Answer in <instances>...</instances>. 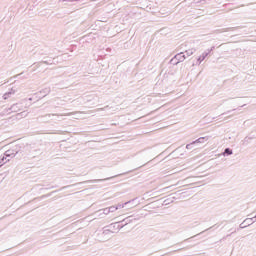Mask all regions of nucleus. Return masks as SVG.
I'll return each instance as SVG.
<instances>
[{"label": "nucleus", "mask_w": 256, "mask_h": 256, "mask_svg": "<svg viewBox=\"0 0 256 256\" xmlns=\"http://www.w3.org/2000/svg\"><path fill=\"white\" fill-rule=\"evenodd\" d=\"M186 59L185 55H183V52L179 53V54H176L174 56V58L172 59V61H177L176 62V65L177 63H183V61Z\"/></svg>", "instance_id": "f257e3e1"}, {"label": "nucleus", "mask_w": 256, "mask_h": 256, "mask_svg": "<svg viewBox=\"0 0 256 256\" xmlns=\"http://www.w3.org/2000/svg\"><path fill=\"white\" fill-rule=\"evenodd\" d=\"M254 223L253 218H247L244 220V223L240 225L241 229H245L247 225H252Z\"/></svg>", "instance_id": "f03ea898"}, {"label": "nucleus", "mask_w": 256, "mask_h": 256, "mask_svg": "<svg viewBox=\"0 0 256 256\" xmlns=\"http://www.w3.org/2000/svg\"><path fill=\"white\" fill-rule=\"evenodd\" d=\"M207 55H209V52H203L202 55L200 57H198L197 61L200 65V63H203V61H205V58L207 57Z\"/></svg>", "instance_id": "7ed1b4c3"}, {"label": "nucleus", "mask_w": 256, "mask_h": 256, "mask_svg": "<svg viewBox=\"0 0 256 256\" xmlns=\"http://www.w3.org/2000/svg\"><path fill=\"white\" fill-rule=\"evenodd\" d=\"M209 138L208 137H200L197 140H195L194 142H192V145H195V143H205V141H208Z\"/></svg>", "instance_id": "20e7f679"}, {"label": "nucleus", "mask_w": 256, "mask_h": 256, "mask_svg": "<svg viewBox=\"0 0 256 256\" xmlns=\"http://www.w3.org/2000/svg\"><path fill=\"white\" fill-rule=\"evenodd\" d=\"M8 161H9V159H7V157H5V156L0 157V167L2 165H5V163H7Z\"/></svg>", "instance_id": "39448f33"}, {"label": "nucleus", "mask_w": 256, "mask_h": 256, "mask_svg": "<svg viewBox=\"0 0 256 256\" xmlns=\"http://www.w3.org/2000/svg\"><path fill=\"white\" fill-rule=\"evenodd\" d=\"M193 53H195V49H193V48L186 50L187 57H191V55H193Z\"/></svg>", "instance_id": "423d86ee"}, {"label": "nucleus", "mask_w": 256, "mask_h": 256, "mask_svg": "<svg viewBox=\"0 0 256 256\" xmlns=\"http://www.w3.org/2000/svg\"><path fill=\"white\" fill-rule=\"evenodd\" d=\"M15 157V154H13V153H11V151H6L5 153H4V157H6V159H7V157Z\"/></svg>", "instance_id": "0eeeda50"}, {"label": "nucleus", "mask_w": 256, "mask_h": 256, "mask_svg": "<svg viewBox=\"0 0 256 256\" xmlns=\"http://www.w3.org/2000/svg\"><path fill=\"white\" fill-rule=\"evenodd\" d=\"M108 209L110 210V213H115V211H117L119 209V207L110 206Z\"/></svg>", "instance_id": "6e6552de"}, {"label": "nucleus", "mask_w": 256, "mask_h": 256, "mask_svg": "<svg viewBox=\"0 0 256 256\" xmlns=\"http://www.w3.org/2000/svg\"><path fill=\"white\" fill-rule=\"evenodd\" d=\"M225 153H226L227 155H233V151H232L231 149H229V148H226V149H225L224 155H225Z\"/></svg>", "instance_id": "1a4fd4ad"}, {"label": "nucleus", "mask_w": 256, "mask_h": 256, "mask_svg": "<svg viewBox=\"0 0 256 256\" xmlns=\"http://www.w3.org/2000/svg\"><path fill=\"white\" fill-rule=\"evenodd\" d=\"M129 202H126L124 204H118L116 207H118V209H124L125 205H128Z\"/></svg>", "instance_id": "9d476101"}, {"label": "nucleus", "mask_w": 256, "mask_h": 256, "mask_svg": "<svg viewBox=\"0 0 256 256\" xmlns=\"http://www.w3.org/2000/svg\"><path fill=\"white\" fill-rule=\"evenodd\" d=\"M81 115H83V112H77L74 119H81Z\"/></svg>", "instance_id": "9b49d317"}, {"label": "nucleus", "mask_w": 256, "mask_h": 256, "mask_svg": "<svg viewBox=\"0 0 256 256\" xmlns=\"http://www.w3.org/2000/svg\"><path fill=\"white\" fill-rule=\"evenodd\" d=\"M102 211L104 215H109V213H111L109 208H104Z\"/></svg>", "instance_id": "f8f14e48"}, {"label": "nucleus", "mask_w": 256, "mask_h": 256, "mask_svg": "<svg viewBox=\"0 0 256 256\" xmlns=\"http://www.w3.org/2000/svg\"><path fill=\"white\" fill-rule=\"evenodd\" d=\"M11 95V92L4 94V99H7Z\"/></svg>", "instance_id": "ddd939ff"}, {"label": "nucleus", "mask_w": 256, "mask_h": 256, "mask_svg": "<svg viewBox=\"0 0 256 256\" xmlns=\"http://www.w3.org/2000/svg\"><path fill=\"white\" fill-rule=\"evenodd\" d=\"M186 149H191V144H187Z\"/></svg>", "instance_id": "4468645a"}, {"label": "nucleus", "mask_w": 256, "mask_h": 256, "mask_svg": "<svg viewBox=\"0 0 256 256\" xmlns=\"http://www.w3.org/2000/svg\"><path fill=\"white\" fill-rule=\"evenodd\" d=\"M67 115H73V113H69V114H67Z\"/></svg>", "instance_id": "2eb2a0df"}]
</instances>
